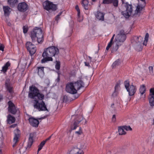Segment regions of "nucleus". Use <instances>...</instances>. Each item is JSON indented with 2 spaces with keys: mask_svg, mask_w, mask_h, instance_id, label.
Listing matches in <instances>:
<instances>
[{
  "mask_svg": "<svg viewBox=\"0 0 154 154\" xmlns=\"http://www.w3.org/2000/svg\"><path fill=\"white\" fill-rule=\"evenodd\" d=\"M72 117L75 118L74 121L77 122L79 124L80 123L85 125L87 123V121L84 118L82 115L73 116Z\"/></svg>",
  "mask_w": 154,
  "mask_h": 154,
  "instance_id": "obj_12",
  "label": "nucleus"
},
{
  "mask_svg": "<svg viewBox=\"0 0 154 154\" xmlns=\"http://www.w3.org/2000/svg\"><path fill=\"white\" fill-rule=\"evenodd\" d=\"M104 14L100 11H98L95 14L96 17L99 20L103 21L104 19Z\"/></svg>",
  "mask_w": 154,
  "mask_h": 154,
  "instance_id": "obj_19",
  "label": "nucleus"
},
{
  "mask_svg": "<svg viewBox=\"0 0 154 154\" xmlns=\"http://www.w3.org/2000/svg\"><path fill=\"white\" fill-rule=\"evenodd\" d=\"M63 12H61L59 13V14L57 15V17H60L62 13Z\"/></svg>",
  "mask_w": 154,
  "mask_h": 154,
  "instance_id": "obj_50",
  "label": "nucleus"
},
{
  "mask_svg": "<svg viewBox=\"0 0 154 154\" xmlns=\"http://www.w3.org/2000/svg\"><path fill=\"white\" fill-rule=\"evenodd\" d=\"M85 66H88L89 67L90 66V65H89V63H88L87 62H85Z\"/></svg>",
  "mask_w": 154,
  "mask_h": 154,
  "instance_id": "obj_47",
  "label": "nucleus"
},
{
  "mask_svg": "<svg viewBox=\"0 0 154 154\" xmlns=\"http://www.w3.org/2000/svg\"><path fill=\"white\" fill-rule=\"evenodd\" d=\"M149 35L148 33L146 34L143 43V38L141 36H135L134 38V41L132 42L134 45L135 50L137 51H140L142 50L143 45L146 46L148 40Z\"/></svg>",
  "mask_w": 154,
  "mask_h": 154,
  "instance_id": "obj_5",
  "label": "nucleus"
},
{
  "mask_svg": "<svg viewBox=\"0 0 154 154\" xmlns=\"http://www.w3.org/2000/svg\"><path fill=\"white\" fill-rule=\"evenodd\" d=\"M14 137L13 139V142L16 144L18 141V139L19 137L20 132L18 129H17L14 131Z\"/></svg>",
  "mask_w": 154,
  "mask_h": 154,
  "instance_id": "obj_18",
  "label": "nucleus"
},
{
  "mask_svg": "<svg viewBox=\"0 0 154 154\" xmlns=\"http://www.w3.org/2000/svg\"><path fill=\"white\" fill-rule=\"evenodd\" d=\"M16 133L17 134V131H16Z\"/></svg>",
  "mask_w": 154,
  "mask_h": 154,
  "instance_id": "obj_56",
  "label": "nucleus"
},
{
  "mask_svg": "<svg viewBox=\"0 0 154 154\" xmlns=\"http://www.w3.org/2000/svg\"><path fill=\"white\" fill-rule=\"evenodd\" d=\"M43 67H38V74L40 77H42L44 75Z\"/></svg>",
  "mask_w": 154,
  "mask_h": 154,
  "instance_id": "obj_25",
  "label": "nucleus"
},
{
  "mask_svg": "<svg viewBox=\"0 0 154 154\" xmlns=\"http://www.w3.org/2000/svg\"><path fill=\"white\" fill-rule=\"evenodd\" d=\"M152 125H154V119H153V120H152Z\"/></svg>",
  "mask_w": 154,
  "mask_h": 154,
  "instance_id": "obj_53",
  "label": "nucleus"
},
{
  "mask_svg": "<svg viewBox=\"0 0 154 154\" xmlns=\"http://www.w3.org/2000/svg\"><path fill=\"white\" fill-rule=\"evenodd\" d=\"M29 97L34 100L33 104L34 108L39 111H47L49 112L45 102L42 101L44 97V95L39 92V91L35 86L32 85L29 87Z\"/></svg>",
  "mask_w": 154,
  "mask_h": 154,
  "instance_id": "obj_1",
  "label": "nucleus"
},
{
  "mask_svg": "<svg viewBox=\"0 0 154 154\" xmlns=\"http://www.w3.org/2000/svg\"><path fill=\"white\" fill-rule=\"evenodd\" d=\"M15 121V119L14 117L11 116L10 115L8 116L7 117V122L9 124H11L14 122Z\"/></svg>",
  "mask_w": 154,
  "mask_h": 154,
  "instance_id": "obj_24",
  "label": "nucleus"
},
{
  "mask_svg": "<svg viewBox=\"0 0 154 154\" xmlns=\"http://www.w3.org/2000/svg\"><path fill=\"white\" fill-rule=\"evenodd\" d=\"M79 124L77 122L73 121L70 126L71 130H75L79 126Z\"/></svg>",
  "mask_w": 154,
  "mask_h": 154,
  "instance_id": "obj_26",
  "label": "nucleus"
},
{
  "mask_svg": "<svg viewBox=\"0 0 154 154\" xmlns=\"http://www.w3.org/2000/svg\"><path fill=\"white\" fill-rule=\"evenodd\" d=\"M125 87L128 92L129 96H132L134 95L136 93L137 88L136 86L134 85L133 84L130 85L128 80H126L124 83Z\"/></svg>",
  "mask_w": 154,
  "mask_h": 154,
  "instance_id": "obj_9",
  "label": "nucleus"
},
{
  "mask_svg": "<svg viewBox=\"0 0 154 154\" xmlns=\"http://www.w3.org/2000/svg\"><path fill=\"white\" fill-rule=\"evenodd\" d=\"M10 66V63L9 62H8L2 67V69L1 71L5 73L8 69V67Z\"/></svg>",
  "mask_w": 154,
  "mask_h": 154,
  "instance_id": "obj_22",
  "label": "nucleus"
},
{
  "mask_svg": "<svg viewBox=\"0 0 154 154\" xmlns=\"http://www.w3.org/2000/svg\"><path fill=\"white\" fill-rule=\"evenodd\" d=\"M0 154H2V150L0 149Z\"/></svg>",
  "mask_w": 154,
  "mask_h": 154,
  "instance_id": "obj_54",
  "label": "nucleus"
},
{
  "mask_svg": "<svg viewBox=\"0 0 154 154\" xmlns=\"http://www.w3.org/2000/svg\"><path fill=\"white\" fill-rule=\"evenodd\" d=\"M16 126V125H15V124L13 125H12L11 126L10 128H14V127H15Z\"/></svg>",
  "mask_w": 154,
  "mask_h": 154,
  "instance_id": "obj_49",
  "label": "nucleus"
},
{
  "mask_svg": "<svg viewBox=\"0 0 154 154\" xmlns=\"http://www.w3.org/2000/svg\"><path fill=\"white\" fill-rule=\"evenodd\" d=\"M154 97V88H151L149 90V94L148 97Z\"/></svg>",
  "mask_w": 154,
  "mask_h": 154,
  "instance_id": "obj_33",
  "label": "nucleus"
},
{
  "mask_svg": "<svg viewBox=\"0 0 154 154\" xmlns=\"http://www.w3.org/2000/svg\"><path fill=\"white\" fill-rule=\"evenodd\" d=\"M26 46L31 55H32L35 53L36 47L31 42H27L26 44Z\"/></svg>",
  "mask_w": 154,
  "mask_h": 154,
  "instance_id": "obj_13",
  "label": "nucleus"
},
{
  "mask_svg": "<svg viewBox=\"0 0 154 154\" xmlns=\"http://www.w3.org/2000/svg\"><path fill=\"white\" fill-rule=\"evenodd\" d=\"M29 121L30 124L33 127H36L38 126L39 122L38 121L33 118H30Z\"/></svg>",
  "mask_w": 154,
  "mask_h": 154,
  "instance_id": "obj_17",
  "label": "nucleus"
},
{
  "mask_svg": "<svg viewBox=\"0 0 154 154\" xmlns=\"http://www.w3.org/2000/svg\"><path fill=\"white\" fill-rule=\"evenodd\" d=\"M120 88L119 85L118 84H116L115 86V91L116 92Z\"/></svg>",
  "mask_w": 154,
  "mask_h": 154,
  "instance_id": "obj_42",
  "label": "nucleus"
},
{
  "mask_svg": "<svg viewBox=\"0 0 154 154\" xmlns=\"http://www.w3.org/2000/svg\"><path fill=\"white\" fill-rule=\"evenodd\" d=\"M59 18V17H57V15L56 17V20H58Z\"/></svg>",
  "mask_w": 154,
  "mask_h": 154,
  "instance_id": "obj_51",
  "label": "nucleus"
},
{
  "mask_svg": "<svg viewBox=\"0 0 154 154\" xmlns=\"http://www.w3.org/2000/svg\"><path fill=\"white\" fill-rule=\"evenodd\" d=\"M88 0H82V5L84 8L85 9H88V8L87 7L88 5Z\"/></svg>",
  "mask_w": 154,
  "mask_h": 154,
  "instance_id": "obj_29",
  "label": "nucleus"
},
{
  "mask_svg": "<svg viewBox=\"0 0 154 154\" xmlns=\"http://www.w3.org/2000/svg\"><path fill=\"white\" fill-rule=\"evenodd\" d=\"M118 132L119 135H124L126 134L123 126L118 127Z\"/></svg>",
  "mask_w": 154,
  "mask_h": 154,
  "instance_id": "obj_23",
  "label": "nucleus"
},
{
  "mask_svg": "<svg viewBox=\"0 0 154 154\" xmlns=\"http://www.w3.org/2000/svg\"><path fill=\"white\" fill-rule=\"evenodd\" d=\"M115 35L114 34L111 38L108 44L106 49L108 51L111 48L112 52L117 51L119 47L122 45L123 42L126 38V36L123 30H121L116 35V41L114 43H113Z\"/></svg>",
  "mask_w": 154,
  "mask_h": 154,
  "instance_id": "obj_2",
  "label": "nucleus"
},
{
  "mask_svg": "<svg viewBox=\"0 0 154 154\" xmlns=\"http://www.w3.org/2000/svg\"><path fill=\"white\" fill-rule=\"evenodd\" d=\"M149 72L150 74L152 75L153 74V68L152 66H149Z\"/></svg>",
  "mask_w": 154,
  "mask_h": 154,
  "instance_id": "obj_41",
  "label": "nucleus"
},
{
  "mask_svg": "<svg viewBox=\"0 0 154 154\" xmlns=\"http://www.w3.org/2000/svg\"><path fill=\"white\" fill-rule=\"evenodd\" d=\"M75 8L77 11L78 20L79 22H82L83 20V17L80 15V11L78 6H76Z\"/></svg>",
  "mask_w": 154,
  "mask_h": 154,
  "instance_id": "obj_20",
  "label": "nucleus"
},
{
  "mask_svg": "<svg viewBox=\"0 0 154 154\" xmlns=\"http://www.w3.org/2000/svg\"><path fill=\"white\" fill-rule=\"evenodd\" d=\"M112 2L113 5L115 7H117L118 5V0H112Z\"/></svg>",
  "mask_w": 154,
  "mask_h": 154,
  "instance_id": "obj_39",
  "label": "nucleus"
},
{
  "mask_svg": "<svg viewBox=\"0 0 154 154\" xmlns=\"http://www.w3.org/2000/svg\"><path fill=\"white\" fill-rule=\"evenodd\" d=\"M59 52L58 48L54 46H51L45 49L42 55L44 58L42 60V63H44L48 61H52L53 59L51 57L57 54Z\"/></svg>",
  "mask_w": 154,
  "mask_h": 154,
  "instance_id": "obj_4",
  "label": "nucleus"
},
{
  "mask_svg": "<svg viewBox=\"0 0 154 154\" xmlns=\"http://www.w3.org/2000/svg\"><path fill=\"white\" fill-rule=\"evenodd\" d=\"M8 2L11 6L13 7L18 2V1L17 0H8Z\"/></svg>",
  "mask_w": 154,
  "mask_h": 154,
  "instance_id": "obj_30",
  "label": "nucleus"
},
{
  "mask_svg": "<svg viewBox=\"0 0 154 154\" xmlns=\"http://www.w3.org/2000/svg\"><path fill=\"white\" fill-rule=\"evenodd\" d=\"M122 8L123 11H122V14L126 18H128L131 14L133 9L131 5L127 2L124 3L122 1Z\"/></svg>",
  "mask_w": 154,
  "mask_h": 154,
  "instance_id": "obj_8",
  "label": "nucleus"
},
{
  "mask_svg": "<svg viewBox=\"0 0 154 154\" xmlns=\"http://www.w3.org/2000/svg\"><path fill=\"white\" fill-rule=\"evenodd\" d=\"M29 135L30 137L29 138H32L33 139V137L35 136L34 134V133H31Z\"/></svg>",
  "mask_w": 154,
  "mask_h": 154,
  "instance_id": "obj_46",
  "label": "nucleus"
},
{
  "mask_svg": "<svg viewBox=\"0 0 154 154\" xmlns=\"http://www.w3.org/2000/svg\"><path fill=\"white\" fill-rule=\"evenodd\" d=\"M123 126L125 130V131L132 130V128L129 126Z\"/></svg>",
  "mask_w": 154,
  "mask_h": 154,
  "instance_id": "obj_38",
  "label": "nucleus"
},
{
  "mask_svg": "<svg viewBox=\"0 0 154 154\" xmlns=\"http://www.w3.org/2000/svg\"><path fill=\"white\" fill-rule=\"evenodd\" d=\"M0 44H1L0 43Z\"/></svg>",
  "mask_w": 154,
  "mask_h": 154,
  "instance_id": "obj_58",
  "label": "nucleus"
},
{
  "mask_svg": "<svg viewBox=\"0 0 154 154\" xmlns=\"http://www.w3.org/2000/svg\"><path fill=\"white\" fill-rule=\"evenodd\" d=\"M26 148L23 146L20 147L16 154H23L26 151Z\"/></svg>",
  "mask_w": 154,
  "mask_h": 154,
  "instance_id": "obj_27",
  "label": "nucleus"
},
{
  "mask_svg": "<svg viewBox=\"0 0 154 154\" xmlns=\"http://www.w3.org/2000/svg\"><path fill=\"white\" fill-rule=\"evenodd\" d=\"M27 8V5L25 2L20 3L18 5V9L20 11H25Z\"/></svg>",
  "mask_w": 154,
  "mask_h": 154,
  "instance_id": "obj_15",
  "label": "nucleus"
},
{
  "mask_svg": "<svg viewBox=\"0 0 154 154\" xmlns=\"http://www.w3.org/2000/svg\"><path fill=\"white\" fill-rule=\"evenodd\" d=\"M148 100L150 106H154V97H148Z\"/></svg>",
  "mask_w": 154,
  "mask_h": 154,
  "instance_id": "obj_28",
  "label": "nucleus"
},
{
  "mask_svg": "<svg viewBox=\"0 0 154 154\" xmlns=\"http://www.w3.org/2000/svg\"><path fill=\"white\" fill-rule=\"evenodd\" d=\"M4 47L2 44H0V50L3 51H4Z\"/></svg>",
  "mask_w": 154,
  "mask_h": 154,
  "instance_id": "obj_44",
  "label": "nucleus"
},
{
  "mask_svg": "<svg viewBox=\"0 0 154 154\" xmlns=\"http://www.w3.org/2000/svg\"><path fill=\"white\" fill-rule=\"evenodd\" d=\"M112 120V121L113 122H115L116 121V117L115 115H113Z\"/></svg>",
  "mask_w": 154,
  "mask_h": 154,
  "instance_id": "obj_45",
  "label": "nucleus"
},
{
  "mask_svg": "<svg viewBox=\"0 0 154 154\" xmlns=\"http://www.w3.org/2000/svg\"><path fill=\"white\" fill-rule=\"evenodd\" d=\"M59 18V17H57V15L56 17V20H58Z\"/></svg>",
  "mask_w": 154,
  "mask_h": 154,
  "instance_id": "obj_52",
  "label": "nucleus"
},
{
  "mask_svg": "<svg viewBox=\"0 0 154 154\" xmlns=\"http://www.w3.org/2000/svg\"><path fill=\"white\" fill-rule=\"evenodd\" d=\"M44 8L47 11H54L57 9V6L52 2L49 1H45L43 3Z\"/></svg>",
  "mask_w": 154,
  "mask_h": 154,
  "instance_id": "obj_11",
  "label": "nucleus"
},
{
  "mask_svg": "<svg viewBox=\"0 0 154 154\" xmlns=\"http://www.w3.org/2000/svg\"><path fill=\"white\" fill-rule=\"evenodd\" d=\"M45 143V141L43 140L42 141L38 146V149L37 151V154L42 149L43 146Z\"/></svg>",
  "mask_w": 154,
  "mask_h": 154,
  "instance_id": "obj_31",
  "label": "nucleus"
},
{
  "mask_svg": "<svg viewBox=\"0 0 154 154\" xmlns=\"http://www.w3.org/2000/svg\"><path fill=\"white\" fill-rule=\"evenodd\" d=\"M146 5L145 0H140L137 6L135 14L139 15L143 13Z\"/></svg>",
  "mask_w": 154,
  "mask_h": 154,
  "instance_id": "obj_10",
  "label": "nucleus"
},
{
  "mask_svg": "<svg viewBox=\"0 0 154 154\" xmlns=\"http://www.w3.org/2000/svg\"><path fill=\"white\" fill-rule=\"evenodd\" d=\"M82 128L80 127L78 131L75 132V134L77 135H80L82 134Z\"/></svg>",
  "mask_w": 154,
  "mask_h": 154,
  "instance_id": "obj_36",
  "label": "nucleus"
},
{
  "mask_svg": "<svg viewBox=\"0 0 154 154\" xmlns=\"http://www.w3.org/2000/svg\"><path fill=\"white\" fill-rule=\"evenodd\" d=\"M5 85L7 88V89L9 93L11 95H12L13 92L12 87L8 85L6 83H5Z\"/></svg>",
  "mask_w": 154,
  "mask_h": 154,
  "instance_id": "obj_32",
  "label": "nucleus"
},
{
  "mask_svg": "<svg viewBox=\"0 0 154 154\" xmlns=\"http://www.w3.org/2000/svg\"><path fill=\"white\" fill-rule=\"evenodd\" d=\"M31 37L33 42L37 41L39 43H42L43 41V35L42 30L40 28L36 27L31 32Z\"/></svg>",
  "mask_w": 154,
  "mask_h": 154,
  "instance_id": "obj_6",
  "label": "nucleus"
},
{
  "mask_svg": "<svg viewBox=\"0 0 154 154\" xmlns=\"http://www.w3.org/2000/svg\"><path fill=\"white\" fill-rule=\"evenodd\" d=\"M33 142V139L31 138H29L28 144V147L30 148L32 145Z\"/></svg>",
  "mask_w": 154,
  "mask_h": 154,
  "instance_id": "obj_35",
  "label": "nucleus"
},
{
  "mask_svg": "<svg viewBox=\"0 0 154 154\" xmlns=\"http://www.w3.org/2000/svg\"><path fill=\"white\" fill-rule=\"evenodd\" d=\"M146 87L144 85H142L140 86L139 91L141 98L143 99H144L145 97V95L144 94L146 92Z\"/></svg>",
  "mask_w": 154,
  "mask_h": 154,
  "instance_id": "obj_16",
  "label": "nucleus"
},
{
  "mask_svg": "<svg viewBox=\"0 0 154 154\" xmlns=\"http://www.w3.org/2000/svg\"><path fill=\"white\" fill-rule=\"evenodd\" d=\"M23 29L24 33H26L28 30V26H24L23 27Z\"/></svg>",
  "mask_w": 154,
  "mask_h": 154,
  "instance_id": "obj_43",
  "label": "nucleus"
},
{
  "mask_svg": "<svg viewBox=\"0 0 154 154\" xmlns=\"http://www.w3.org/2000/svg\"><path fill=\"white\" fill-rule=\"evenodd\" d=\"M51 137V136H50V137H49L47 139H46L45 140H44V141H45V142H46L48 140H49L50 139Z\"/></svg>",
  "mask_w": 154,
  "mask_h": 154,
  "instance_id": "obj_48",
  "label": "nucleus"
},
{
  "mask_svg": "<svg viewBox=\"0 0 154 154\" xmlns=\"http://www.w3.org/2000/svg\"><path fill=\"white\" fill-rule=\"evenodd\" d=\"M60 63L59 61H56V62L55 68L59 70L60 68Z\"/></svg>",
  "mask_w": 154,
  "mask_h": 154,
  "instance_id": "obj_37",
  "label": "nucleus"
},
{
  "mask_svg": "<svg viewBox=\"0 0 154 154\" xmlns=\"http://www.w3.org/2000/svg\"><path fill=\"white\" fill-rule=\"evenodd\" d=\"M8 111L13 114H15L17 112V109L13 103L11 101L8 102Z\"/></svg>",
  "mask_w": 154,
  "mask_h": 154,
  "instance_id": "obj_14",
  "label": "nucleus"
},
{
  "mask_svg": "<svg viewBox=\"0 0 154 154\" xmlns=\"http://www.w3.org/2000/svg\"><path fill=\"white\" fill-rule=\"evenodd\" d=\"M113 105H114V104H112V105H111V106H112H112H113Z\"/></svg>",
  "mask_w": 154,
  "mask_h": 154,
  "instance_id": "obj_55",
  "label": "nucleus"
},
{
  "mask_svg": "<svg viewBox=\"0 0 154 154\" xmlns=\"http://www.w3.org/2000/svg\"><path fill=\"white\" fill-rule=\"evenodd\" d=\"M86 148V143L79 142L77 146L72 147L68 152L69 154H84V150Z\"/></svg>",
  "mask_w": 154,
  "mask_h": 154,
  "instance_id": "obj_7",
  "label": "nucleus"
},
{
  "mask_svg": "<svg viewBox=\"0 0 154 154\" xmlns=\"http://www.w3.org/2000/svg\"><path fill=\"white\" fill-rule=\"evenodd\" d=\"M112 0H103V3L104 4H108L112 2Z\"/></svg>",
  "mask_w": 154,
  "mask_h": 154,
  "instance_id": "obj_40",
  "label": "nucleus"
},
{
  "mask_svg": "<svg viewBox=\"0 0 154 154\" xmlns=\"http://www.w3.org/2000/svg\"><path fill=\"white\" fill-rule=\"evenodd\" d=\"M79 79L80 80L69 82L66 84V90L67 92L72 94H75L83 87L84 83L83 81L87 80V77L82 75L80 77Z\"/></svg>",
  "mask_w": 154,
  "mask_h": 154,
  "instance_id": "obj_3",
  "label": "nucleus"
},
{
  "mask_svg": "<svg viewBox=\"0 0 154 154\" xmlns=\"http://www.w3.org/2000/svg\"><path fill=\"white\" fill-rule=\"evenodd\" d=\"M93 1H94L95 0H92Z\"/></svg>",
  "mask_w": 154,
  "mask_h": 154,
  "instance_id": "obj_57",
  "label": "nucleus"
},
{
  "mask_svg": "<svg viewBox=\"0 0 154 154\" xmlns=\"http://www.w3.org/2000/svg\"><path fill=\"white\" fill-rule=\"evenodd\" d=\"M119 60H117L113 63L112 65V66L113 68H114L119 65Z\"/></svg>",
  "mask_w": 154,
  "mask_h": 154,
  "instance_id": "obj_34",
  "label": "nucleus"
},
{
  "mask_svg": "<svg viewBox=\"0 0 154 154\" xmlns=\"http://www.w3.org/2000/svg\"><path fill=\"white\" fill-rule=\"evenodd\" d=\"M3 10L5 16H8L11 11V9L8 6H4L3 7Z\"/></svg>",
  "mask_w": 154,
  "mask_h": 154,
  "instance_id": "obj_21",
  "label": "nucleus"
}]
</instances>
